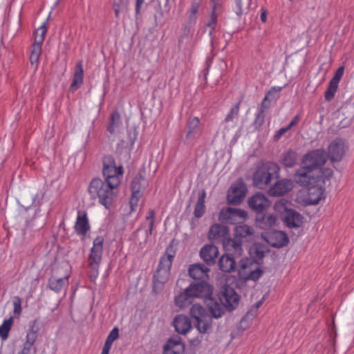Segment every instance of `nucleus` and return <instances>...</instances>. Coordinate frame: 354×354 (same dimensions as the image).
Returning <instances> with one entry per match:
<instances>
[{
    "instance_id": "obj_15",
    "label": "nucleus",
    "mask_w": 354,
    "mask_h": 354,
    "mask_svg": "<svg viewBox=\"0 0 354 354\" xmlns=\"http://www.w3.org/2000/svg\"><path fill=\"white\" fill-rule=\"evenodd\" d=\"M263 239L268 244L275 248H281L288 244V237L282 231H274L269 233Z\"/></svg>"
},
{
    "instance_id": "obj_11",
    "label": "nucleus",
    "mask_w": 354,
    "mask_h": 354,
    "mask_svg": "<svg viewBox=\"0 0 354 354\" xmlns=\"http://www.w3.org/2000/svg\"><path fill=\"white\" fill-rule=\"evenodd\" d=\"M219 299L223 306L229 310L235 309L239 304L240 297L234 289L224 286L219 295Z\"/></svg>"
},
{
    "instance_id": "obj_43",
    "label": "nucleus",
    "mask_w": 354,
    "mask_h": 354,
    "mask_svg": "<svg viewBox=\"0 0 354 354\" xmlns=\"http://www.w3.org/2000/svg\"><path fill=\"white\" fill-rule=\"evenodd\" d=\"M339 83L335 80H330L328 86V88L325 93V98L326 100H331L337 90Z\"/></svg>"
},
{
    "instance_id": "obj_24",
    "label": "nucleus",
    "mask_w": 354,
    "mask_h": 354,
    "mask_svg": "<svg viewBox=\"0 0 354 354\" xmlns=\"http://www.w3.org/2000/svg\"><path fill=\"white\" fill-rule=\"evenodd\" d=\"M205 303L213 317L219 318L224 315L223 307L212 298V295L205 299Z\"/></svg>"
},
{
    "instance_id": "obj_61",
    "label": "nucleus",
    "mask_w": 354,
    "mask_h": 354,
    "mask_svg": "<svg viewBox=\"0 0 354 354\" xmlns=\"http://www.w3.org/2000/svg\"><path fill=\"white\" fill-rule=\"evenodd\" d=\"M59 225H60V227H62V225L64 226V221L62 222Z\"/></svg>"
},
{
    "instance_id": "obj_17",
    "label": "nucleus",
    "mask_w": 354,
    "mask_h": 354,
    "mask_svg": "<svg viewBox=\"0 0 354 354\" xmlns=\"http://www.w3.org/2000/svg\"><path fill=\"white\" fill-rule=\"evenodd\" d=\"M176 331L181 335L187 334L192 328L190 319L183 315H178L175 317L173 322Z\"/></svg>"
},
{
    "instance_id": "obj_52",
    "label": "nucleus",
    "mask_w": 354,
    "mask_h": 354,
    "mask_svg": "<svg viewBox=\"0 0 354 354\" xmlns=\"http://www.w3.org/2000/svg\"><path fill=\"white\" fill-rule=\"evenodd\" d=\"M344 73V68L343 67H340L337 69L335 75H334V77L332 78V80H335L337 82H339V80L342 76Z\"/></svg>"
},
{
    "instance_id": "obj_39",
    "label": "nucleus",
    "mask_w": 354,
    "mask_h": 354,
    "mask_svg": "<svg viewBox=\"0 0 354 354\" xmlns=\"http://www.w3.org/2000/svg\"><path fill=\"white\" fill-rule=\"evenodd\" d=\"M47 30V27L43 24L38 28L35 32V41L33 44H38L41 47V44L44 40V37Z\"/></svg>"
},
{
    "instance_id": "obj_13",
    "label": "nucleus",
    "mask_w": 354,
    "mask_h": 354,
    "mask_svg": "<svg viewBox=\"0 0 354 354\" xmlns=\"http://www.w3.org/2000/svg\"><path fill=\"white\" fill-rule=\"evenodd\" d=\"M346 151V145L341 140L333 141L328 147V156L331 162L340 161Z\"/></svg>"
},
{
    "instance_id": "obj_44",
    "label": "nucleus",
    "mask_w": 354,
    "mask_h": 354,
    "mask_svg": "<svg viewBox=\"0 0 354 354\" xmlns=\"http://www.w3.org/2000/svg\"><path fill=\"white\" fill-rule=\"evenodd\" d=\"M120 114L118 112H114L111 115V122L108 126V131L111 133H113L120 124Z\"/></svg>"
},
{
    "instance_id": "obj_28",
    "label": "nucleus",
    "mask_w": 354,
    "mask_h": 354,
    "mask_svg": "<svg viewBox=\"0 0 354 354\" xmlns=\"http://www.w3.org/2000/svg\"><path fill=\"white\" fill-rule=\"evenodd\" d=\"M119 337V329L114 327L109 333L106 342L104 344L101 354H109L111 348L112 344L115 340Z\"/></svg>"
},
{
    "instance_id": "obj_37",
    "label": "nucleus",
    "mask_w": 354,
    "mask_h": 354,
    "mask_svg": "<svg viewBox=\"0 0 354 354\" xmlns=\"http://www.w3.org/2000/svg\"><path fill=\"white\" fill-rule=\"evenodd\" d=\"M129 0H113V8L116 17L127 10Z\"/></svg>"
},
{
    "instance_id": "obj_14",
    "label": "nucleus",
    "mask_w": 354,
    "mask_h": 354,
    "mask_svg": "<svg viewBox=\"0 0 354 354\" xmlns=\"http://www.w3.org/2000/svg\"><path fill=\"white\" fill-rule=\"evenodd\" d=\"M248 205L252 209L260 213L270 205V202L264 194L257 193L249 198Z\"/></svg>"
},
{
    "instance_id": "obj_7",
    "label": "nucleus",
    "mask_w": 354,
    "mask_h": 354,
    "mask_svg": "<svg viewBox=\"0 0 354 354\" xmlns=\"http://www.w3.org/2000/svg\"><path fill=\"white\" fill-rule=\"evenodd\" d=\"M104 238L97 236L93 242L91 254L88 258L91 277L96 278L99 273V266L102 261Z\"/></svg>"
},
{
    "instance_id": "obj_45",
    "label": "nucleus",
    "mask_w": 354,
    "mask_h": 354,
    "mask_svg": "<svg viewBox=\"0 0 354 354\" xmlns=\"http://www.w3.org/2000/svg\"><path fill=\"white\" fill-rule=\"evenodd\" d=\"M198 9L199 4L198 3H193L192 4L190 9L187 12L189 23L192 24L196 21Z\"/></svg>"
},
{
    "instance_id": "obj_54",
    "label": "nucleus",
    "mask_w": 354,
    "mask_h": 354,
    "mask_svg": "<svg viewBox=\"0 0 354 354\" xmlns=\"http://www.w3.org/2000/svg\"><path fill=\"white\" fill-rule=\"evenodd\" d=\"M154 216H155L154 212L151 210L149 212V216L147 217V219L150 220V231L152 230Z\"/></svg>"
},
{
    "instance_id": "obj_47",
    "label": "nucleus",
    "mask_w": 354,
    "mask_h": 354,
    "mask_svg": "<svg viewBox=\"0 0 354 354\" xmlns=\"http://www.w3.org/2000/svg\"><path fill=\"white\" fill-rule=\"evenodd\" d=\"M14 314L20 315L21 313V299L19 296L13 298Z\"/></svg>"
},
{
    "instance_id": "obj_27",
    "label": "nucleus",
    "mask_w": 354,
    "mask_h": 354,
    "mask_svg": "<svg viewBox=\"0 0 354 354\" xmlns=\"http://www.w3.org/2000/svg\"><path fill=\"white\" fill-rule=\"evenodd\" d=\"M192 299L186 288L184 291L178 294L174 299L175 305L179 308H184L192 302Z\"/></svg>"
},
{
    "instance_id": "obj_49",
    "label": "nucleus",
    "mask_w": 354,
    "mask_h": 354,
    "mask_svg": "<svg viewBox=\"0 0 354 354\" xmlns=\"http://www.w3.org/2000/svg\"><path fill=\"white\" fill-rule=\"evenodd\" d=\"M37 335H35L33 333H27L26 343L33 346L37 339Z\"/></svg>"
},
{
    "instance_id": "obj_12",
    "label": "nucleus",
    "mask_w": 354,
    "mask_h": 354,
    "mask_svg": "<svg viewBox=\"0 0 354 354\" xmlns=\"http://www.w3.org/2000/svg\"><path fill=\"white\" fill-rule=\"evenodd\" d=\"M187 288L192 300L196 298H202L204 301L212 295L213 291L212 286L207 283H192Z\"/></svg>"
},
{
    "instance_id": "obj_23",
    "label": "nucleus",
    "mask_w": 354,
    "mask_h": 354,
    "mask_svg": "<svg viewBox=\"0 0 354 354\" xmlns=\"http://www.w3.org/2000/svg\"><path fill=\"white\" fill-rule=\"evenodd\" d=\"M90 226L86 214L84 212H78L75 230L77 234L85 236L89 230Z\"/></svg>"
},
{
    "instance_id": "obj_34",
    "label": "nucleus",
    "mask_w": 354,
    "mask_h": 354,
    "mask_svg": "<svg viewBox=\"0 0 354 354\" xmlns=\"http://www.w3.org/2000/svg\"><path fill=\"white\" fill-rule=\"evenodd\" d=\"M252 8V0H236L235 12L236 15L241 16L245 10Z\"/></svg>"
},
{
    "instance_id": "obj_60",
    "label": "nucleus",
    "mask_w": 354,
    "mask_h": 354,
    "mask_svg": "<svg viewBox=\"0 0 354 354\" xmlns=\"http://www.w3.org/2000/svg\"><path fill=\"white\" fill-rule=\"evenodd\" d=\"M270 93H269L266 96V97H265V99H264L265 100L268 99V96H269V95H270Z\"/></svg>"
},
{
    "instance_id": "obj_53",
    "label": "nucleus",
    "mask_w": 354,
    "mask_h": 354,
    "mask_svg": "<svg viewBox=\"0 0 354 354\" xmlns=\"http://www.w3.org/2000/svg\"><path fill=\"white\" fill-rule=\"evenodd\" d=\"M44 194L43 192L37 193L33 200V204L40 205V201L43 198Z\"/></svg>"
},
{
    "instance_id": "obj_36",
    "label": "nucleus",
    "mask_w": 354,
    "mask_h": 354,
    "mask_svg": "<svg viewBox=\"0 0 354 354\" xmlns=\"http://www.w3.org/2000/svg\"><path fill=\"white\" fill-rule=\"evenodd\" d=\"M13 324V317H10L9 319L3 321V324L0 326V337L2 339L6 340L8 337L9 331Z\"/></svg>"
},
{
    "instance_id": "obj_8",
    "label": "nucleus",
    "mask_w": 354,
    "mask_h": 354,
    "mask_svg": "<svg viewBox=\"0 0 354 354\" xmlns=\"http://www.w3.org/2000/svg\"><path fill=\"white\" fill-rule=\"evenodd\" d=\"M189 313L195 319L196 327L201 333H206L212 326V319L206 310L199 304H194L190 308Z\"/></svg>"
},
{
    "instance_id": "obj_42",
    "label": "nucleus",
    "mask_w": 354,
    "mask_h": 354,
    "mask_svg": "<svg viewBox=\"0 0 354 354\" xmlns=\"http://www.w3.org/2000/svg\"><path fill=\"white\" fill-rule=\"evenodd\" d=\"M263 301L264 298H262L260 301L257 302V304L252 306L250 310L246 314V315L245 316V317L242 319L241 323H243L247 319H252L253 318H254L257 315L259 308L263 304Z\"/></svg>"
},
{
    "instance_id": "obj_29",
    "label": "nucleus",
    "mask_w": 354,
    "mask_h": 354,
    "mask_svg": "<svg viewBox=\"0 0 354 354\" xmlns=\"http://www.w3.org/2000/svg\"><path fill=\"white\" fill-rule=\"evenodd\" d=\"M266 250V248L263 245L254 243L249 249V254L251 257L250 259H252V261L259 262V261L263 258Z\"/></svg>"
},
{
    "instance_id": "obj_50",
    "label": "nucleus",
    "mask_w": 354,
    "mask_h": 354,
    "mask_svg": "<svg viewBox=\"0 0 354 354\" xmlns=\"http://www.w3.org/2000/svg\"><path fill=\"white\" fill-rule=\"evenodd\" d=\"M37 319H35L30 322V328L28 333H33L35 335H37L39 331V327L37 326Z\"/></svg>"
},
{
    "instance_id": "obj_57",
    "label": "nucleus",
    "mask_w": 354,
    "mask_h": 354,
    "mask_svg": "<svg viewBox=\"0 0 354 354\" xmlns=\"http://www.w3.org/2000/svg\"><path fill=\"white\" fill-rule=\"evenodd\" d=\"M201 339L199 337H197L196 339H190L189 342L192 346H196L201 343Z\"/></svg>"
},
{
    "instance_id": "obj_18",
    "label": "nucleus",
    "mask_w": 354,
    "mask_h": 354,
    "mask_svg": "<svg viewBox=\"0 0 354 354\" xmlns=\"http://www.w3.org/2000/svg\"><path fill=\"white\" fill-rule=\"evenodd\" d=\"M293 187V183L290 180H281L269 189V194L272 196H282L290 192Z\"/></svg>"
},
{
    "instance_id": "obj_26",
    "label": "nucleus",
    "mask_w": 354,
    "mask_h": 354,
    "mask_svg": "<svg viewBox=\"0 0 354 354\" xmlns=\"http://www.w3.org/2000/svg\"><path fill=\"white\" fill-rule=\"evenodd\" d=\"M219 268L225 272H230L235 269L236 261L229 254H223L219 259Z\"/></svg>"
},
{
    "instance_id": "obj_62",
    "label": "nucleus",
    "mask_w": 354,
    "mask_h": 354,
    "mask_svg": "<svg viewBox=\"0 0 354 354\" xmlns=\"http://www.w3.org/2000/svg\"><path fill=\"white\" fill-rule=\"evenodd\" d=\"M191 133H192V131H189L188 132L187 136H189Z\"/></svg>"
},
{
    "instance_id": "obj_10",
    "label": "nucleus",
    "mask_w": 354,
    "mask_h": 354,
    "mask_svg": "<svg viewBox=\"0 0 354 354\" xmlns=\"http://www.w3.org/2000/svg\"><path fill=\"white\" fill-rule=\"evenodd\" d=\"M248 216L247 212L239 208H223L218 216L220 221L229 224H235L241 220H245Z\"/></svg>"
},
{
    "instance_id": "obj_31",
    "label": "nucleus",
    "mask_w": 354,
    "mask_h": 354,
    "mask_svg": "<svg viewBox=\"0 0 354 354\" xmlns=\"http://www.w3.org/2000/svg\"><path fill=\"white\" fill-rule=\"evenodd\" d=\"M131 197L130 198V206L131 211H134L138 205L140 198L141 197V193L140 192V186L137 185L134 183L131 186Z\"/></svg>"
},
{
    "instance_id": "obj_2",
    "label": "nucleus",
    "mask_w": 354,
    "mask_h": 354,
    "mask_svg": "<svg viewBox=\"0 0 354 354\" xmlns=\"http://www.w3.org/2000/svg\"><path fill=\"white\" fill-rule=\"evenodd\" d=\"M122 174V167L117 166L111 158H108L103 167L104 181L100 178L93 179L88 187L90 195L93 198L98 197L100 203L105 208L110 209L117 196Z\"/></svg>"
},
{
    "instance_id": "obj_20",
    "label": "nucleus",
    "mask_w": 354,
    "mask_h": 354,
    "mask_svg": "<svg viewBox=\"0 0 354 354\" xmlns=\"http://www.w3.org/2000/svg\"><path fill=\"white\" fill-rule=\"evenodd\" d=\"M304 217L297 211L291 209L287 215L283 216V221L288 227H299L304 223Z\"/></svg>"
},
{
    "instance_id": "obj_38",
    "label": "nucleus",
    "mask_w": 354,
    "mask_h": 354,
    "mask_svg": "<svg viewBox=\"0 0 354 354\" xmlns=\"http://www.w3.org/2000/svg\"><path fill=\"white\" fill-rule=\"evenodd\" d=\"M297 160V154L294 151H288L284 153L282 158V163L288 167H292Z\"/></svg>"
},
{
    "instance_id": "obj_55",
    "label": "nucleus",
    "mask_w": 354,
    "mask_h": 354,
    "mask_svg": "<svg viewBox=\"0 0 354 354\" xmlns=\"http://www.w3.org/2000/svg\"><path fill=\"white\" fill-rule=\"evenodd\" d=\"M145 0H136V12L137 14L140 13L142 4L144 3Z\"/></svg>"
},
{
    "instance_id": "obj_33",
    "label": "nucleus",
    "mask_w": 354,
    "mask_h": 354,
    "mask_svg": "<svg viewBox=\"0 0 354 354\" xmlns=\"http://www.w3.org/2000/svg\"><path fill=\"white\" fill-rule=\"evenodd\" d=\"M274 209L279 215L281 216V219L283 220V216L287 215L288 212L290 210L291 208L288 207L287 201L281 199L274 203Z\"/></svg>"
},
{
    "instance_id": "obj_5",
    "label": "nucleus",
    "mask_w": 354,
    "mask_h": 354,
    "mask_svg": "<svg viewBox=\"0 0 354 354\" xmlns=\"http://www.w3.org/2000/svg\"><path fill=\"white\" fill-rule=\"evenodd\" d=\"M278 166L273 162H263L257 166L254 175L253 183L259 189H265L272 179L277 175Z\"/></svg>"
},
{
    "instance_id": "obj_4",
    "label": "nucleus",
    "mask_w": 354,
    "mask_h": 354,
    "mask_svg": "<svg viewBox=\"0 0 354 354\" xmlns=\"http://www.w3.org/2000/svg\"><path fill=\"white\" fill-rule=\"evenodd\" d=\"M234 234L235 239H225L223 241L224 249L231 252L236 257H239L243 253V248L240 239L247 238L253 234V229L247 225H238L234 228Z\"/></svg>"
},
{
    "instance_id": "obj_21",
    "label": "nucleus",
    "mask_w": 354,
    "mask_h": 354,
    "mask_svg": "<svg viewBox=\"0 0 354 354\" xmlns=\"http://www.w3.org/2000/svg\"><path fill=\"white\" fill-rule=\"evenodd\" d=\"M209 271V268L200 263L191 265L189 268V274L194 279L205 280L208 279Z\"/></svg>"
},
{
    "instance_id": "obj_40",
    "label": "nucleus",
    "mask_w": 354,
    "mask_h": 354,
    "mask_svg": "<svg viewBox=\"0 0 354 354\" xmlns=\"http://www.w3.org/2000/svg\"><path fill=\"white\" fill-rule=\"evenodd\" d=\"M41 52V47L38 44H32L30 56V62L32 65L36 64V66H37Z\"/></svg>"
},
{
    "instance_id": "obj_3",
    "label": "nucleus",
    "mask_w": 354,
    "mask_h": 354,
    "mask_svg": "<svg viewBox=\"0 0 354 354\" xmlns=\"http://www.w3.org/2000/svg\"><path fill=\"white\" fill-rule=\"evenodd\" d=\"M174 257V254L169 253L167 250L165 255L160 260L158 268L153 276V291L156 295L162 292L165 284L169 280Z\"/></svg>"
},
{
    "instance_id": "obj_32",
    "label": "nucleus",
    "mask_w": 354,
    "mask_h": 354,
    "mask_svg": "<svg viewBox=\"0 0 354 354\" xmlns=\"http://www.w3.org/2000/svg\"><path fill=\"white\" fill-rule=\"evenodd\" d=\"M205 192L203 191L201 195L199 196L195 209H194V215L197 218L201 217L205 212Z\"/></svg>"
},
{
    "instance_id": "obj_51",
    "label": "nucleus",
    "mask_w": 354,
    "mask_h": 354,
    "mask_svg": "<svg viewBox=\"0 0 354 354\" xmlns=\"http://www.w3.org/2000/svg\"><path fill=\"white\" fill-rule=\"evenodd\" d=\"M290 129L288 127V126H286L285 127H283V128H281L280 129H279L274 135L275 140H279L281 138V137L282 136V135H283L285 133H286Z\"/></svg>"
},
{
    "instance_id": "obj_9",
    "label": "nucleus",
    "mask_w": 354,
    "mask_h": 354,
    "mask_svg": "<svg viewBox=\"0 0 354 354\" xmlns=\"http://www.w3.org/2000/svg\"><path fill=\"white\" fill-rule=\"evenodd\" d=\"M247 193V187L242 179H238L234 183L227 192V200L228 203L239 205L244 199Z\"/></svg>"
},
{
    "instance_id": "obj_35",
    "label": "nucleus",
    "mask_w": 354,
    "mask_h": 354,
    "mask_svg": "<svg viewBox=\"0 0 354 354\" xmlns=\"http://www.w3.org/2000/svg\"><path fill=\"white\" fill-rule=\"evenodd\" d=\"M239 107H233L225 119V123L230 127L234 128L238 120Z\"/></svg>"
},
{
    "instance_id": "obj_6",
    "label": "nucleus",
    "mask_w": 354,
    "mask_h": 354,
    "mask_svg": "<svg viewBox=\"0 0 354 354\" xmlns=\"http://www.w3.org/2000/svg\"><path fill=\"white\" fill-rule=\"evenodd\" d=\"M263 274L259 262L245 258L239 262V276L244 281H257Z\"/></svg>"
},
{
    "instance_id": "obj_48",
    "label": "nucleus",
    "mask_w": 354,
    "mask_h": 354,
    "mask_svg": "<svg viewBox=\"0 0 354 354\" xmlns=\"http://www.w3.org/2000/svg\"><path fill=\"white\" fill-rule=\"evenodd\" d=\"M31 350H33V352L36 353L37 348L32 345L25 342L22 350L18 354H30Z\"/></svg>"
},
{
    "instance_id": "obj_19",
    "label": "nucleus",
    "mask_w": 354,
    "mask_h": 354,
    "mask_svg": "<svg viewBox=\"0 0 354 354\" xmlns=\"http://www.w3.org/2000/svg\"><path fill=\"white\" fill-rule=\"evenodd\" d=\"M185 345L178 337L169 339L164 346L163 354H183Z\"/></svg>"
},
{
    "instance_id": "obj_58",
    "label": "nucleus",
    "mask_w": 354,
    "mask_h": 354,
    "mask_svg": "<svg viewBox=\"0 0 354 354\" xmlns=\"http://www.w3.org/2000/svg\"><path fill=\"white\" fill-rule=\"evenodd\" d=\"M198 123H199V120L197 118H194L192 122H191V124L193 125V128H196L198 125Z\"/></svg>"
},
{
    "instance_id": "obj_25",
    "label": "nucleus",
    "mask_w": 354,
    "mask_h": 354,
    "mask_svg": "<svg viewBox=\"0 0 354 354\" xmlns=\"http://www.w3.org/2000/svg\"><path fill=\"white\" fill-rule=\"evenodd\" d=\"M228 233L229 229L227 227L220 224H214L210 227L208 236L209 239L214 240L221 237H224Z\"/></svg>"
},
{
    "instance_id": "obj_46",
    "label": "nucleus",
    "mask_w": 354,
    "mask_h": 354,
    "mask_svg": "<svg viewBox=\"0 0 354 354\" xmlns=\"http://www.w3.org/2000/svg\"><path fill=\"white\" fill-rule=\"evenodd\" d=\"M277 218L273 214L265 215L263 217V226L261 227L263 228H269L272 226H274L277 224Z\"/></svg>"
},
{
    "instance_id": "obj_56",
    "label": "nucleus",
    "mask_w": 354,
    "mask_h": 354,
    "mask_svg": "<svg viewBox=\"0 0 354 354\" xmlns=\"http://www.w3.org/2000/svg\"><path fill=\"white\" fill-rule=\"evenodd\" d=\"M299 122V116H295L288 125L290 129H291L294 125L297 124Z\"/></svg>"
},
{
    "instance_id": "obj_1",
    "label": "nucleus",
    "mask_w": 354,
    "mask_h": 354,
    "mask_svg": "<svg viewBox=\"0 0 354 354\" xmlns=\"http://www.w3.org/2000/svg\"><path fill=\"white\" fill-rule=\"evenodd\" d=\"M326 162L324 150H313L303 157L302 166L295 174V182L307 188L303 199L306 205L317 204L325 197L323 185L333 175L330 168H322Z\"/></svg>"
},
{
    "instance_id": "obj_22",
    "label": "nucleus",
    "mask_w": 354,
    "mask_h": 354,
    "mask_svg": "<svg viewBox=\"0 0 354 354\" xmlns=\"http://www.w3.org/2000/svg\"><path fill=\"white\" fill-rule=\"evenodd\" d=\"M83 66L82 62H79L75 67L73 80L70 85L69 91L73 92L77 90L83 84Z\"/></svg>"
},
{
    "instance_id": "obj_30",
    "label": "nucleus",
    "mask_w": 354,
    "mask_h": 354,
    "mask_svg": "<svg viewBox=\"0 0 354 354\" xmlns=\"http://www.w3.org/2000/svg\"><path fill=\"white\" fill-rule=\"evenodd\" d=\"M221 0H214V6H213V11L209 17V19L207 23V26L209 28V34L212 35V32L216 28L217 23V18L218 16V13L216 12V9L217 6L219 4Z\"/></svg>"
},
{
    "instance_id": "obj_41",
    "label": "nucleus",
    "mask_w": 354,
    "mask_h": 354,
    "mask_svg": "<svg viewBox=\"0 0 354 354\" xmlns=\"http://www.w3.org/2000/svg\"><path fill=\"white\" fill-rule=\"evenodd\" d=\"M64 279H66V277H65L64 278L59 279L51 277L48 281L49 288L51 290H55V292L60 291V290L63 288L64 285Z\"/></svg>"
},
{
    "instance_id": "obj_16",
    "label": "nucleus",
    "mask_w": 354,
    "mask_h": 354,
    "mask_svg": "<svg viewBox=\"0 0 354 354\" xmlns=\"http://www.w3.org/2000/svg\"><path fill=\"white\" fill-rule=\"evenodd\" d=\"M218 249L213 244H206L200 250V257L208 265H213L218 255Z\"/></svg>"
},
{
    "instance_id": "obj_59",
    "label": "nucleus",
    "mask_w": 354,
    "mask_h": 354,
    "mask_svg": "<svg viewBox=\"0 0 354 354\" xmlns=\"http://www.w3.org/2000/svg\"><path fill=\"white\" fill-rule=\"evenodd\" d=\"M266 12L264 10H262V12L261 14V19L263 22H266Z\"/></svg>"
}]
</instances>
